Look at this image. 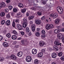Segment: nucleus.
I'll use <instances>...</instances> for the list:
<instances>
[{"label": "nucleus", "instance_id": "obj_1", "mask_svg": "<svg viewBox=\"0 0 64 64\" xmlns=\"http://www.w3.org/2000/svg\"><path fill=\"white\" fill-rule=\"evenodd\" d=\"M58 14L56 13H55L54 14H52L50 15V16L51 17H53V19H55L56 18H57V17H58Z\"/></svg>", "mask_w": 64, "mask_h": 64}, {"label": "nucleus", "instance_id": "obj_2", "mask_svg": "<svg viewBox=\"0 0 64 64\" xmlns=\"http://www.w3.org/2000/svg\"><path fill=\"white\" fill-rule=\"evenodd\" d=\"M32 60V58H31V56H27L26 58V60L28 62H31Z\"/></svg>", "mask_w": 64, "mask_h": 64}, {"label": "nucleus", "instance_id": "obj_3", "mask_svg": "<svg viewBox=\"0 0 64 64\" xmlns=\"http://www.w3.org/2000/svg\"><path fill=\"white\" fill-rule=\"evenodd\" d=\"M16 26L17 27V28L20 30H21L23 29V27L20 24H17Z\"/></svg>", "mask_w": 64, "mask_h": 64}, {"label": "nucleus", "instance_id": "obj_4", "mask_svg": "<svg viewBox=\"0 0 64 64\" xmlns=\"http://www.w3.org/2000/svg\"><path fill=\"white\" fill-rule=\"evenodd\" d=\"M57 37L58 39L60 40L62 39L63 36L61 33H59L57 34Z\"/></svg>", "mask_w": 64, "mask_h": 64}, {"label": "nucleus", "instance_id": "obj_5", "mask_svg": "<svg viewBox=\"0 0 64 64\" xmlns=\"http://www.w3.org/2000/svg\"><path fill=\"white\" fill-rule=\"evenodd\" d=\"M60 41H57L54 42V44L56 45H57V46H61L62 44L60 43Z\"/></svg>", "mask_w": 64, "mask_h": 64}, {"label": "nucleus", "instance_id": "obj_6", "mask_svg": "<svg viewBox=\"0 0 64 64\" xmlns=\"http://www.w3.org/2000/svg\"><path fill=\"white\" fill-rule=\"evenodd\" d=\"M10 58L13 60H17V57L14 54H12L11 55Z\"/></svg>", "mask_w": 64, "mask_h": 64}, {"label": "nucleus", "instance_id": "obj_7", "mask_svg": "<svg viewBox=\"0 0 64 64\" xmlns=\"http://www.w3.org/2000/svg\"><path fill=\"white\" fill-rule=\"evenodd\" d=\"M3 45L4 47H9V45L7 43V42H4L3 44Z\"/></svg>", "mask_w": 64, "mask_h": 64}, {"label": "nucleus", "instance_id": "obj_8", "mask_svg": "<svg viewBox=\"0 0 64 64\" xmlns=\"http://www.w3.org/2000/svg\"><path fill=\"white\" fill-rule=\"evenodd\" d=\"M52 57L53 58H55L56 57H57V54L55 53H52Z\"/></svg>", "mask_w": 64, "mask_h": 64}, {"label": "nucleus", "instance_id": "obj_9", "mask_svg": "<svg viewBox=\"0 0 64 64\" xmlns=\"http://www.w3.org/2000/svg\"><path fill=\"white\" fill-rule=\"evenodd\" d=\"M36 23L38 25H39L41 23V21L39 20H36Z\"/></svg>", "mask_w": 64, "mask_h": 64}, {"label": "nucleus", "instance_id": "obj_10", "mask_svg": "<svg viewBox=\"0 0 64 64\" xmlns=\"http://www.w3.org/2000/svg\"><path fill=\"white\" fill-rule=\"evenodd\" d=\"M60 32V30H58V29H56L54 30V33L56 34L59 33Z\"/></svg>", "mask_w": 64, "mask_h": 64}, {"label": "nucleus", "instance_id": "obj_11", "mask_svg": "<svg viewBox=\"0 0 64 64\" xmlns=\"http://www.w3.org/2000/svg\"><path fill=\"white\" fill-rule=\"evenodd\" d=\"M53 49L55 51H58V47L57 46H53Z\"/></svg>", "mask_w": 64, "mask_h": 64}, {"label": "nucleus", "instance_id": "obj_12", "mask_svg": "<svg viewBox=\"0 0 64 64\" xmlns=\"http://www.w3.org/2000/svg\"><path fill=\"white\" fill-rule=\"evenodd\" d=\"M32 53L33 54H36L37 53V50L35 49H33L32 50Z\"/></svg>", "mask_w": 64, "mask_h": 64}, {"label": "nucleus", "instance_id": "obj_13", "mask_svg": "<svg viewBox=\"0 0 64 64\" xmlns=\"http://www.w3.org/2000/svg\"><path fill=\"white\" fill-rule=\"evenodd\" d=\"M5 24L6 25L9 26L10 24V20H8L6 22Z\"/></svg>", "mask_w": 64, "mask_h": 64}, {"label": "nucleus", "instance_id": "obj_14", "mask_svg": "<svg viewBox=\"0 0 64 64\" xmlns=\"http://www.w3.org/2000/svg\"><path fill=\"white\" fill-rule=\"evenodd\" d=\"M22 52H20L18 53L17 54L18 56V57H21V56H22Z\"/></svg>", "mask_w": 64, "mask_h": 64}, {"label": "nucleus", "instance_id": "obj_15", "mask_svg": "<svg viewBox=\"0 0 64 64\" xmlns=\"http://www.w3.org/2000/svg\"><path fill=\"white\" fill-rule=\"evenodd\" d=\"M18 6L20 8H24L23 5L21 3H19L18 4Z\"/></svg>", "mask_w": 64, "mask_h": 64}, {"label": "nucleus", "instance_id": "obj_16", "mask_svg": "<svg viewBox=\"0 0 64 64\" xmlns=\"http://www.w3.org/2000/svg\"><path fill=\"white\" fill-rule=\"evenodd\" d=\"M27 24L28 23L26 22H23L22 24L23 27V28H25L26 27V26H27Z\"/></svg>", "mask_w": 64, "mask_h": 64}, {"label": "nucleus", "instance_id": "obj_17", "mask_svg": "<svg viewBox=\"0 0 64 64\" xmlns=\"http://www.w3.org/2000/svg\"><path fill=\"white\" fill-rule=\"evenodd\" d=\"M39 44L40 46H43L44 45V42L43 41H40V42Z\"/></svg>", "mask_w": 64, "mask_h": 64}, {"label": "nucleus", "instance_id": "obj_18", "mask_svg": "<svg viewBox=\"0 0 64 64\" xmlns=\"http://www.w3.org/2000/svg\"><path fill=\"white\" fill-rule=\"evenodd\" d=\"M42 56L43 54L42 52L40 53L38 55V57H39L40 58H41V57H42Z\"/></svg>", "mask_w": 64, "mask_h": 64}, {"label": "nucleus", "instance_id": "obj_19", "mask_svg": "<svg viewBox=\"0 0 64 64\" xmlns=\"http://www.w3.org/2000/svg\"><path fill=\"white\" fill-rule=\"evenodd\" d=\"M60 20L59 19H56V20L55 23L56 24H57L59 22Z\"/></svg>", "mask_w": 64, "mask_h": 64}, {"label": "nucleus", "instance_id": "obj_20", "mask_svg": "<svg viewBox=\"0 0 64 64\" xmlns=\"http://www.w3.org/2000/svg\"><path fill=\"white\" fill-rule=\"evenodd\" d=\"M16 38L17 36H16L15 35H13L12 37V39H13L14 40L16 39Z\"/></svg>", "mask_w": 64, "mask_h": 64}, {"label": "nucleus", "instance_id": "obj_21", "mask_svg": "<svg viewBox=\"0 0 64 64\" xmlns=\"http://www.w3.org/2000/svg\"><path fill=\"white\" fill-rule=\"evenodd\" d=\"M35 36L36 37H38L40 36V33L38 32H36L35 33Z\"/></svg>", "mask_w": 64, "mask_h": 64}, {"label": "nucleus", "instance_id": "obj_22", "mask_svg": "<svg viewBox=\"0 0 64 64\" xmlns=\"http://www.w3.org/2000/svg\"><path fill=\"white\" fill-rule=\"evenodd\" d=\"M5 15V14L4 12H2L0 14V16L1 17H4Z\"/></svg>", "mask_w": 64, "mask_h": 64}, {"label": "nucleus", "instance_id": "obj_23", "mask_svg": "<svg viewBox=\"0 0 64 64\" xmlns=\"http://www.w3.org/2000/svg\"><path fill=\"white\" fill-rule=\"evenodd\" d=\"M26 11V8H24L22 10L21 12L22 13H24Z\"/></svg>", "mask_w": 64, "mask_h": 64}, {"label": "nucleus", "instance_id": "obj_24", "mask_svg": "<svg viewBox=\"0 0 64 64\" xmlns=\"http://www.w3.org/2000/svg\"><path fill=\"white\" fill-rule=\"evenodd\" d=\"M34 17V16H30L28 17V20H31L32 19H33Z\"/></svg>", "mask_w": 64, "mask_h": 64}, {"label": "nucleus", "instance_id": "obj_25", "mask_svg": "<svg viewBox=\"0 0 64 64\" xmlns=\"http://www.w3.org/2000/svg\"><path fill=\"white\" fill-rule=\"evenodd\" d=\"M34 63L35 64H38L39 63V61L37 59H36L34 60Z\"/></svg>", "mask_w": 64, "mask_h": 64}, {"label": "nucleus", "instance_id": "obj_26", "mask_svg": "<svg viewBox=\"0 0 64 64\" xmlns=\"http://www.w3.org/2000/svg\"><path fill=\"white\" fill-rule=\"evenodd\" d=\"M62 54H63V53L62 52H60L58 53V55L59 57H61V56H62Z\"/></svg>", "mask_w": 64, "mask_h": 64}, {"label": "nucleus", "instance_id": "obj_27", "mask_svg": "<svg viewBox=\"0 0 64 64\" xmlns=\"http://www.w3.org/2000/svg\"><path fill=\"white\" fill-rule=\"evenodd\" d=\"M62 8H61V9L59 7H58L57 8V10L58 12V11H60L61 10H62Z\"/></svg>", "mask_w": 64, "mask_h": 64}, {"label": "nucleus", "instance_id": "obj_28", "mask_svg": "<svg viewBox=\"0 0 64 64\" xmlns=\"http://www.w3.org/2000/svg\"><path fill=\"white\" fill-rule=\"evenodd\" d=\"M13 12L14 13L17 12V9L16 8H14L13 9Z\"/></svg>", "mask_w": 64, "mask_h": 64}, {"label": "nucleus", "instance_id": "obj_29", "mask_svg": "<svg viewBox=\"0 0 64 64\" xmlns=\"http://www.w3.org/2000/svg\"><path fill=\"white\" fill-rule=\"evenodd\" d=\"M21 42L22 45H24L25 44V42H24V40H22L21 41Z\"/></svg>", "mask_w": 64, "mask_h": 64}, {"label": "nucleus", "instance_id": "obj_30", "mask_svg": "<svg viewBox=\"0 0 64 64\" xmlns=\"http://www.w3.org/2000/svg\"><path fill=\"white\" fill-rule=\"evenodd\" d=\"M12 33L14 34V35H17V32L15 31V30H14L12 31Z\"/></svg>", "mask_w": 64, "mask_h": 64}, {"label": "nucleus", "instance_id": "obj_31", "mask_svg": "<svg viewBox=\"0 0 64 64\" xmlns=\"http://www.w3.org/2000/svg\"><path fill=\"white\" fill-rule=\"evenodd\" d=\"M26 32H29V31H30V30H29V28L27 27L26 28Z\"/></svg>", "mask_w": 64, "mask_h": 64}, {"label": "nucleus", "instance_id": "obj_32", "mask_svg": "<svg viewBox=\"0 0 64 64\" xmlns=\"http://www.w3.org/2000/svg\"><path fill=\"white\" fill-rule=\"evenodd\" d=\"M32 31L34 32L35 30V27L34 26H33L32 27Z\"/></svg>", "mask_w": 64, "mask_h": 64}, {"label": "nucleus", "instance_id": "obj_33", "mask_svg": "<svg viewBox=\"0 0 64 64\" xmlns=\"http://www.w3.org/2000/svg\"><path fill=\"white\" fill-rule=\"evenodd\" d=\"M6 36H7L8 38H10L11 36V34L9 33L8 34H6Z\"/></svg>", "mask_w": 64, "mask_h": 64}, {"label": "nucleus", "instance_id": "obj_34", "mask_svg": "<svg viewBox=\"0 0 64 64\" xmlns=\"http://www.w3.org/2000/svg\"><path fill=\"white\" fill-rule=\"evenodd\" d=\"M5 20H2L1 22V24L2 25H4V23H5Z\"/></svg>", "mask_w": 64, "mask_h": 64}, {"label": "nucleus", "instance_id": "obj_35", "mask_svg": "<svg viewBox=\"0 0 64 64\" xmlns=\"http://www.w3.org/2000/svg\"><path fill=\"white\" fill-rule=\"evenodd\" d=\"M20 33L22 36H23V35H24L25 32H24L22 31L20 32Z\"/></svg>", "mask_w": 64, "mask_h": 64}, {"label": "nucleus", "instance_id": "obj_36", "mask_svg": "<svg viewBox=\"0 0 64 64\" xmlns=\"http://www.w3.org/2000/svg\"><path fill=\"white\" fill-rule=\"evenodd\" d=\"M63 9H62V10L60 11H59L58 12L59 14H62V13H63Z\"/></svg>", "mask_w": 64, "mask_h": 64}, {"label": "nucleus", "instance_id": "obj_37", "mask_svg": "<svg viewBox=\"0 0 64 64\" xmlns=\"http://www.w3.org/2000/svg\"><path fill=\"white\" fill-rule=\"evenodd\" d=\"M42 3L43 5H45L46 4V2L45 0H42Z\"/></svg>", "mask_w": 64, "mask_h": 64}, {"label": "nucleus", "instance_id": "obj_38", "mask_svg": "<svg viewBox=\"0 0 64 64\" xmlns=\"http://www.w3.org/2000/svg\"><path fill=\"white\" fill-rule=\"evenodd\" d=\"M8 8L9 9V10H11L12 9V8H13V7L12 6H9L8 7Z\"/></svg>", "mask_w": 64, "mask_h": 64}, {"label": "nucleus", "instance_id": "obj_39", "mask_svg": "<svg viewBox=\"0 0 64 64\" xmlns=\"http://www.w3.org/2000/svg\"><path fill=\"white\" fill-rule=\"evenodd\" d=\"M41 52H42V53H45V50L44 49H42L41 51Z\"/></svg>", "mask_w": 64, "mask_h": 64}, {"label": "nucleus", "instance_id": "obj_40", "mask_svg": "<svg viewBox=\"0 0 64 64\" xmlns=\"http://www.w3.org/2000/svg\"><path fill=\"white\" fill-rule=\"evenodd\" d=\"M37 14L39 16H41V15H42V14L41 12H38Z\"/></svg>", "mask_w": 64, "mask_h": 64}, {"label": "nucleus", "instance_id": "obj_41", "mask_svg": "<svg viewBox=\"0 0 64 64\" xmlns=\"http://www.w3.org/2000/svg\"><path fill=\"white\" fill-rule=\"evenodd\" d=\"M6 3L8 4L10 3V2H11V0H6Z\"/></svg>", "mask_w": 64, "mask_h": 64}, {"label": "nucleus", "instance_id": "obj_42", "mask_svg": "<svg viewBox=\"0 0 64 64\" xmlns=\"http://www.w3.org/2000/svg\"><path fill=\"white\" fill-rule=\"evenodd\" d=\"M4 58L3 57H0V61H2L4 60Z\"/></svg>", "mask_w": 64, "mask_h": 64}, {"label": "nucleus", "instance_id": "obj_43", "mask_svg": "<svg viewBox=\"0 0 64 64\" xmlns=\"http://www.w3.org/2000/svg\"><path fill=\"white\" fill-rule=\"evenodd\" d=\"M24 23H27V20L25 18H24L23 19Z\"/></svg>", "mask_w": 64, "mask_h": 64}, {"label": "nucleus", "instance_id": "obj_44", "mask_svg": "<svg viewBox=\"0 0 64 64\" xmlns=\"http://www.w3.org/2000/svg\"><path fill=\"white\" fill-rule=\"evenodd\" d=\"M12 26L13 27L15 28V22L14 21H13L12 24Z\"/></svg>", "mask_w": 64, "mask_h": 64}, {"label": "nucleus", "instance_id": "obj_45", "mask_svg": "<svg viewBox=\"0 0 64 64\" xmlns=\"http://www.w3.org/2000/svg\"><path fill=\"white\" fill-rule=\"evenodd\" d=\"M42 33V34H45V30H43L41 31Z\"/></svg>", "mask_w": 64, "mask_h": 64}, {"label": "nucleus", "instance_id": "obj_46", "mask_svg": "<svg viewBox=\"0 0 64 64\" xmlns=\"http://www.w3.org/2000/svg\"><path fill=\"white\" fill-rule=\"evenodd\" d=\"M60 59L62 61H64V56H62L60 58Z\"/></svg>", "mask_w": 64, "mask_h": 64}, {"label": "nucleus", "instance_id": "obj_47", "mask_svg": "<svg viewBox=\"0 0 64 64\" xmlns=\"http://www.w3.org/2000/svg\"><path fill=\"white\" fill-rule=\"evenodd\" d=\"M3 39V37L2 36H0V41H1V40H2Z\"/></svg>", "mask_w": 64, "mask_h": 64}, {"label": "nucleus", "instance_id": "obj_48", "mask_svg": "<svg viewBox=\"0 0 64 64\" xmlns=\"http://www.w3.org/2000/svg\"><path fill=\"white\" fill-rule=\"evenodd\" d=\"M8 9L7 8L5 9L4 10V11L5 12H6V13H8Z\"/></svg>", "mask_w": 64, "mask_h": 64}, {"label": "nucleus", "instance_id": "obj_49", "mask_svg": "<svg viewBox=\"0 0 64 64\" xmlns=\"http://www.w3.org/2000/svg\"><path fill=\"white\" fill-rule=\"evenodd\" d=\"M6 17L8 18H10L11 17L10 15L9 14H8L6 16Z\"/></svg>", "mask_w": 64, "mask_h": 64}, {"label": "nucleus", "instance_id": "obj_50", "mask_svg": "<svg viewBox=\"0 0 64 64\" xmlns=\"http://www.w3.org/2000/svg\"><path fill=\"white\" fill-rule=\"evenodd\" d=\"M50 28H54L53 25L52 24H51L50 25Z\"/></svg>", "mask_w": 64, "mask_h": 64}, {"label": "nucleus", "instance_id": "obj_51", "mask_svg": "<svg viewBox=\"0 0 64 64\" xmlns=\"http://www.w3.org/2000/svg\"><path fill=\"white\" fill-rule=\"evenodd\" d=\"M45 16H43L42 18V20H45Z\"/></svg>", "mask_w": 64, "mask_h": 64}, {"label": "nucleus", "instance_id": "obj_52", "mask_svg": "<svg viewBox=\"0 0 64 64\" xmlns=\"http://www.w3.org/2000/svg\"><path fill=\"white\" fill-rule=\"evenodd\" d=\"M41 37L42 38H44L45 37V34L42 35Z\"/></svg>", "mask_w": 64, "mask_h": 64}, {"label": "nucleus", "instance_id": "obj_53", "mask_svg": "<svg viewBox=\"0 0 64 64\" xmlns=\"http://www.w3.org/2000/svg\"><path fill=\"white\" fill-rule=\"evenodd\" d=\"M21 14V13L20 12H18L17 13L16 15H17L18 16H19V15H20Z\"/></svg>", "mask_w": 64, "mask_h": 64}, {"label": "nucleus", "instance_id": "obj_54", "mask_svg": "<svg viewBox=\"0 0 64 64\" xmlns=\"http://www.w3.org/2000/svg\"><path fill=\"white\" fill-rule=\"evenodd\" d=\"M2 6H3V4L0 2V8H2Z\"/></svg>", "mask_w": 64, "mask_h": 64}, {"label": "nucleus", "instance_id": "obj_55", "mask_svg": "<svg viewBox=\"0 0 64 64\" xmlns=\"http://www.w3.org/2000/svg\"><path fill=\"white\" fill-rule=\"evenodd\" d=\"M46 29L49 30V29H50V26H46Z\"/></svg>", "mask_w": 64, "mask_h": 64}, {"label": "nucleus", "instance_id": "obj_56", "mask_svg": "<svg viewBox=\"0 0 64 64\" xmlns=\"http://www.w3.org/2000/svg\"><path fill=\"white\" fill-rule=\"evenodd\" d=\"M15 22H16L19 23V20H15Z\"/></svg>", "mask_w": 64, "mask_h": 64}, {"label": "nucleus", "instance_id": "obj_57", "mask_svg": "<svg viewBox=\"0 0 64 64\" xmlns=\"http://www.w3.org/2000/svg\"><path fill=\"white\" fill-rule=\"evenodd\" d=\"M31 9H32V10H35L36 9V8L33 7L31 8Z\"/></svg>", "mask_w": 64, "mask_h": 64}, {"label": "nucleus", "instance_id": "obj_58", "mask_svg": "<svg viewBox=\"0 0 64 64\" xmlns=\"http://www.w3.org/2000/svg\"><path fill=\"white\" fill-rule=\"evenodd\" d=\"M29 12H27L26 13V16L27 17H28V16H29Z\"/></svg>", "mask_w": 64, "mask_h": 64}, {"label": "nucleus", "instance_id": "obj_59", "mask_svg": "<svg viewBox=\"0 0 64 64\" xmlns=\"http://www.w3.org/2000/svg\"><path fill=\"white\" fill-rule=\"evenodd\" d=\"M61 32H64V28H63L62 29H61L60 30Z\"/></svg>", "mask_w": 64, "mask_h": 64}, {"label": "nucleus", "instance_id": "obj_60", "mask_svg": "<svg viewBox=\"0 0 64 64\" xmlns=\"http://www.w3.org/2000/svg\"><path fill=\"white\" fill-rule=\"evenodd\" d=\"M22 17V16L21 15L20 16H17V18H20V17Z\"/></svg>", "mask_w": 64, "mask_h": 64}, {"label": "nucleus", "instance_id": "obj_61", "mask_svg": "<svg viewBox=\"0 0 64 64\" xmlns=\"http://www.w3.org/2000/svg\"><path fill=\"white\" fill-rule=\"evenodd\" d=\"M36 30L37 31H40V28H37L36 29Z\"/></svg>", "mask_w": 64, "mask_h": 64}, {"label": "nucleus", "instance_id": "obj_62", "mask_svg": "<svg viewBox=\"0 0 64 64\" xmlns=\"http://www.w3.org/2000/svg\"><path fill=\"white\" fill-rule=\"evenodd\" d=\"M11 15L12 16H14V14L13 12H12L11 13Z\"/></svg>", "mask_w": 64, "mask_h": 64}, {"label": "nucleus", "instance_id": "obj_63", "mask_svg": "<svg viewBox=\"0 0 64 64\" xmlns=\"http://www.w3.org/2000/svg\"><path fill=\"white\" fill-rule=\"evenodd\" d=\"M62 42H64V38H62Z\"/></svg>", "mask_w": 64, "mask_h": 64}, {"label": "nucleus", "instance_id": "obj_64", "mask_svg": "<svg viewBox=\"0 0 64 64\" xmlns=\"http://www.w3.org/2000/svg\"><path fill=\"white\" fill-rule=\"evenodd\" d=\"M56 28H58V30H59V29L60 28V26H58L56 27Z\"/></svg>", "mask_w": 64, "mask_h": 64}]
</instances>
